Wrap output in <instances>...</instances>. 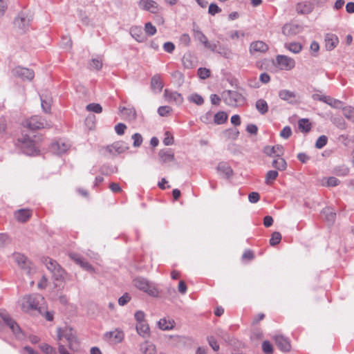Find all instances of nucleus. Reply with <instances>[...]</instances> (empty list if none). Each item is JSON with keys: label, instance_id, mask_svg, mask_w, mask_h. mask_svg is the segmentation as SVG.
Instances as JSON below:
<instances>
[{"label": "nucleus", "instance_id": "f257e3e1", "mask_svg": "<svg viewBox=\"0 0 354 354\" xmlns=\"http://www.w3.org/2000/svg\"><path fill=\"white\" fill-rule=\"evenodd\" d=\"M44 298L39 294L25 295L20 301L21 307L23 311L29 312L32 310H37L40 314L42 313V304Z\"/></svg>", "mask_w": 354, "mask_h": 354}, {"label": "nucleus", "instance_id": "f03ea898", "mask_svg": "<svg viewBox=\"0 0 354 354\" xmlns=\"http://www.w3.org/2000/svg\"><path fill=\"white\" fill-rule=\"evenodd\" d=\"M57 337L59 340H61L62 338L66 339L68 343V347L71 350L77 351L79 349V343L76 332L73 328L68 326L58 328Z\"/></svg>", "mask_w": 354, "mask_h": 354}, {"label": "nucleus", "instance_id": "7ed1b4c3", "mask_svg": "<svg viewBox=\"0 0 354 354\" xmlns=\"http://www.w3.org/2000/svg\"><path fill=\"white\" fill-rule=\"evenodd\" d=\"M222 98L227 105L232 107L241 106L245 102L243 95L236 91L227 90L223 91Z\"/></svg>", "mask_w": 354, "mask_h": 354}, {"label": "nucleus", "instance_id": "20e7f679", "mask_svg": "<svg viewBox=\"0 0 354 354\" xmlns=\"http://www.w3.org/2000/svg\"><path fill=\"white\" fill-rule=\"evenodd\" d=\"M17 145L26 155L33 156L37 153L35 141L30 139L29 136L22 135L21 138L18 139Z\"/></svg>", "mask_w": 354, "mask_h": 354}, {"label": "nucleus", "instance_id": "39448f33", "mask_svg": "<svg viewBox=\"0 0 354 354\" xmlns=\"http://www.w3.org/2000/svg\"><path fill=\"white\" fill-rule=\"evenodd\" d=\"M133 283L136 288L147 292L150 296L157 297L158 295V291L153 283L145 278L137 277L133 280Z\"/></svg>", "mask_w": 354, "mask_h": 354}, {"label": "nucleus", "instance_id": "423d86ee", "mask_svg": "<svg viewBox=\"0 0 354 354\" xmlns=\"http://www.w3.org/2000/svg\"><path fill=\"white\" fill-rule=\"evenodd\" d=\"M13 258L17 265L24 270L27 274H32L35 272V268L30 261L21 253L13 254Z\"/></svg>", "mask_w": 354, "mask_h": 354}, {"label": "nucleus", "instance_id": "0eeeda50", "mask_svg": "<svg viewBox=\"0 0 354 354\" xmlns=\"http://www.w3.org/2000/svg\"><path fill=\"white\" fill-rule=\"evenodd\" d=\"M0 317L17 338L21 339L24 337L19 326L6 311H0Z\"/></svg>", "mask_w": 354, "mask_h": 354}, {"label": "nucleus", "instance_id": "6e6552de", "mask_svg": "<svg viewBox=\"0 0 354 354\" xmlns=\"http://www.w3.org/2000/svg\"><path fill=\"white\" fill-rule=\"evenodd\" d=\"M193 35L194 39L203 44L205 48L210 50L211 51H214L216 50L217 44L209 42L207 37L196 24H194L193 26Z\"/></svg>", "mask_w": 354, "mask_h": 354}, {"label": "nucleus", "instance_id": "1a4fd4ad", "mask_svg": "<svg viewBox=\"0 0 354 354\" xmlns=\"http://www.w3.org/2000/svg\"><path fill=\"white\" fill-rule=\"evenodd\" d=\"M124 333L123 330L115 328L112 331L106 332L104 334V339L112 344H117L123 341Z\"/></svg>", "mask_w": 354, "mask_h": 354}, {"label": "nucleus", "instance_id": "9d476101", "mask_svg": "<svg viewBox=\"0 0 354 354\" xmlns=\"http://www.w3.org/2000/svg\"><path fill=\"white\" fill-rule=\"evenodd\" d=\"M129 149L128 145L122 141H118L107 146L105 151L111 156H116L124 153Z\"/></svg>", "mask_w": 354, "mask_h": 354}, {"label": "nucleus", "instance_id": "9b49d317", "mask_svg": "<svg viewBox=\"0 0 354 354\" xmlns=\"http://www.w3.org/2000/svg\"><path fill=\"white\" fill-rule=\"evenodd\" d=\"M12 73L14 76L18 77L23 80L30 81L34 78L35 76L33 71L21 66L15 68Z\"/></svg>", "mask_w": 354, "mask_h": 354}, {"label": "nucleus", "instance_id": "f8f14e48", "mask_svg": "<svg viewBox=\"0 0 354 354\" xmlns=\"http://www.w3.org/2000/svg\"><path fill=\"white\" fill-rule=\"evenodd\" d=\"M28 128L35 130L45 128L48 126V123L41 118L37 115L31 117L26 122Z\"/></svg>", "mask_w": 354, "mask_h": 354}, {"label": "nucleus", "instance_id": "ddd939ff", "mask_svg": "<svg viewBox=\"0 0 354 354\" xmlns=\"http://www.w3.org/2000/svg\"><path fill=\"white\" fill-rule=\"evenodd\" d=\"M279 97L282 100L288 102L291 104H297L299 102V96L294 92L287 89H282L279 91Z\"/></svg>", "mask_w": 354, "mask_h": 354}, {"label": "nucleus", "instance_id": "4468645a", "mask_svg": "<svg viewBox=\"0 0 354 354\" xmlns=\"http://www.w3.org/2000/svg\"><path fill=\"white\" fill-rule=\"evenodd\" d=\"M30 19L24 13H20L15 19L14 24L16 28H19L23 32L28 30L30 25Z\"/></svg>", "mask_w": 354, "mask_h": 354}, {"label": "nucleus", "instance_id": "2eb2a0df", "mask_svg": "<svg viewBox=\"0 0 354 354\" xmlns=\"http://www.w3.org/2000/svg\"><path fill=\"white\" fill-rule=\"evenodd\" d=\"M140 8L151 13H158L160 8L158 4L153 0H140L138 3Z\"/></svg>", "mask_w": 354, "mask_h": 354}, {"label": "nucleus", "instance_id": "dca6fc26", "mask_svg": "<svg viewBox=\"0 0 354 354\" xmlns=\"http://www.w3.org/2000/svg\"><path fill=\"white\" fill-rule=\"evenodd\" d=\"M277 62L281 69L289 71L295 66V62L292 58L286 55H277Z\"/></svg>", "mask_w": 354, "mask_h": 354}, {"label": "nucleus", "instance_id": "f3484780", "mask_svg": "<svg viewBox=\"0 0 354 354\" xmlns=\"http://www.w3.org/2000/svg\"><path fill=\"white\" fill-rule=\"evenodd\" d=\"M216 170L223 178L227 179L230 178L234 174L232 167L228 163L225 162H219L217 165Z\"/></svg>", "mask_w": 354, "mask_h": 354}, {"label": "nucleus", "instance_id": "a211bd4d", "mask_svg": "<svg viewBox=\"0 0 354 354\" xmlns=\"http://www.w3.org/2000/svg\"><path fill=\"white\" fill-rule=\"evenodd\" d=\"M263 151L265 154L270 157L277 158L283 154V148L281 145H277L274 146H266Z\"/></svg>", "mask_w": 354, "mask_h": 354}, {"label": "nucleus", "instance_id": "6ab92c4d", "mask_svg": "<svg viewBox=\"0 0 354 354\" xmlns=\"http://www.w3.org/2000/svg\"><path fill=\"white\" fill-rule=\"evenodd\" d=\"M214 44H217V47L214 51V53L219 54L226 59H232L234 58L235 54L230 48L225 45H221L219 41L214 42Z\"/></svg>", "mask_w": 354, "mask_h": 354}, {"label": "nucleus", "instance_id": "aec40b11", "mask_svg": "<svg viewBox=\"0 0 354 354\" xmlns=\"http://www.w3.org/2000/svg\"><path fill=\"white\" fill-rule=\"evenodd\" d=\"M164 95L169 102H173L176 104H181L183 102V96L176 91H171L168 89H165Z\"/></svg>", "mask_w": 354, "mask_h": 354}, {"label": "nucleus", "instance_id": "412c9836", "mask_svg": "<svg viewBox=\"0 0 354 354\" xmlns=\"http://www.w3.org/2000/svg\"><path fill=\"white\" fill-rule=\"evenodd\" d=\"M69 145L62 141L54 142L50 146V151L57 155L64 153L69 148Z\"/></svg>", "mask_w": 354, "mask_h": 354}, {"label": "nucleus", "instance_id": "4be33fe9", "mask_svg": "<svg viewBox=\"0 0 354 354\" xmlns=\"http://www.w3.org/2000/svg\"><path fill=\"white\" fill-rule=\"evenodd\" d=\"M158 156L162 163H167L174 160V153L171 149L160 150Z\"/></svg>", "mask_w": 354, "mask_h": 354}, {"label": "nucleus", "instance_id": "5701e85b", "mask_svg": "<svg viewBox=\"0 0 354 354\" xmlns=\"http://www.w3.org/2000/svg\"><path fill=\"white\" fill-rule=\"evenodd\" d=\"M275 343L277 347L283 352L288 351L290 349V344L288 339L282 335H276L274 337Z\"/></svg>", "mask_w": 354, "mask_h": 354}, {"label": "nucleus", "instance_id": "b1692460", "mask_svg": "<svg viewBox=\"0 0 354 354\" xmlns=\"http://www.w3.org/2000/svg\"><path fill=\"white\" fill-rule=\"evenodd\" d=\"M268 50V45L262 41H256L252 42L250 46L251 54L254 53H265Z\"/></svg>", "mask_w": 354, "mask_h": 354}, {"label": "nucleus", "instance_id": "393cba45", "mask_svg": "<svg viewBox=\"0 0 354 354\" xmlns=\"http://www.w3.org/2000/svg\"><path fill=\"white\" fill-rule=\"evenodd\" d=\"M40 100L41 108L45 113H50L52 104V97L48 93L40 94Z\"/></svg>", "mask_w": 354, "mask_h": 354}, {"label": "nucleus", "instance_id": "a878e982", "mask_svg": "<svg viewBox=\"0 0 354 354\" xmlns=\"http://www.w3.org/2000/svg\"><path fill=\"white\" fill-rule=\"evenodd\" d=\"M321 214L328 225L333 224L335 220L336 214L331 207H326L323 209Z\"/></svg>", "mask_w": 354, "mask_h": 354}, {"label": "nucleus", "instance_id": "bb28decb", "mask_svg": "<svg viewBox=\"0 0 354 354\" xmlns=\"http://www.w3.org/2000/svg\"><path fill=\"white\" fill-rule=\"evenodd\" d=\"M299 31V27L295 24H285L282 28V33L285 36L290 37L297 35Z\"/></svg>", "mask_w": 354, "mask_h": 354}, {"label": "nucleus", "instance_id": "cd10ccee", "mask_svg": "<svg viewBox=\"0 0 354 354\" xmlns=\"http://www.w3.org/2000/svg\"><path fill=\"white\" fill-rule=\"evenodd\" d=\"M31 214L29 209H21L15 212V218L19 222H26L30 217Z\"/></svg>", "mask_w": 354, "mask_h": 354}, {"label": "nucleus", "instance_id": "c85d7f7f", "mask_svg": "<svg viewBox=\"0 0 354 354\" xmlns=\"http://www.w3.org/2000/svg\"><path fill=\"white\" fill-rule=\"evenodd\" d=\"M140 350L142 354H156V349L154 344L145 342L140 344Z\"/></svg>", "mask_w": 354, "mask_h": 354}, {"label": "nucleus", "instance_id": "c756f323", "mask_svg": "<svg viewBox=\"0 0 354 354\" xmlns=\"http://www.w3.org/2000/svg\"><path fill=\"white\" fill-rule=\"evenodd\" d=\"M151 87L155 91L160 92L162 91L163 83L159 75H156L151 77Z\"/></svg>", "mask_w": 354, "mask_h": 354}, {"label": "nucleus", "instance_id": "7c9ffc66", "mask_svg": "<svg viewBox=\"0 0 354 354\" xmlns=\"http://www.w3.org/2000/svg\"><path fill=\"white\" fill-rule=\"evenodd\" d=\"M136 330L140 336L146 337L149 336L150 329L149 325L145 322L137 324Z\"/></svg>", "mask_w": 354, "mask_h": 354}, {"label": "nucleus", "instance_id": "2f4dec72", "mask_svg": "<svg viewBox=\"0 0 354 354\" xmlns=\"http://www.w3.org/2000/svg\"><path fill=\"white\" fill-rule=\"evenodd\" d=\"M272 166L276 169H278L279 171H283L287 167V163L286 160L283 158H281V156H279L274 158V159L272 160Z\"/></svg>", "mask_w": 354, "mask_h": 354}, {"label": "nucleus", "instance_id": "473e14b6", "mask_svg": "<svg viewBox=\"0 0 354 354\" xmlns=\"http://www.w3.org/2000/svg\"><path fill=\"white\" fill-rule=\"evenodd\" d=\"M326 47L328 50L333 49L338 43V38L333 35H327L325 38Z\"/></svg>", "mask_w": 354, "mask_h": 354}, {"label": "nucleus", "instance_id": "72a5a7b5", "mask_svg": "<svg viewBox=\"0 0 354 354\" xmlns=\"http://www.w3.org/2000/svg\"><path fill=\"white\" fill-rule=\"evenodd\" d=\"M130 34L138 42L144 41V36L141 28L136 26L131 28Z\"/></svg>", "mask_w": 354, "mask_h": 354}, {"label": "nucleus", "instance_id": "f704fd0d", "mask_svg": "<svg viewBox=\"0 0 354 354\" xmlns=\"http://www.w3.org/2000/svg\"><path fill=\"white\" fill-rule=\"evenodd\" d=\"M43 263L46 266V268L52 273L59 266L56 261L49 257H44L42 259Z\"/></svg>", "mask_w": 354, "mask_h": 354}, {"label": "nucleus", "instance_id": "c9c22d12", "mask_svg": "<svg viewBox=\"0 0 354 354\" xmlns=\"http://www.w3.org/2000/svg\"><path fill=\"white\" fill-rule=\"evenodd\" d=\"M119 109L126 118L131 120L136 118V113L133 108L120 107Z\"/></svg>", "mask_w": 354, "mask_h": 354}, {"label": "nucleus", "instance_id": "e433bc0d", "mask_svg": "<svg viewBox=\"0 0 354 354\" xmlns=\"http://www.w3.org/2000/svg\"><path fill=\"white\" fill-rule=\"evenodd\" d=\"M158 324L159 328L162 330H170L174 326V322L173 320H167L165 318L160 319Z\"/></svg>", "mask_w": 354, "mask_h": 354}, {"label": "nucleus", "instance_id": "4c0bfd02", "mask_svg": "<svg viewBox=\"0 0 354 354\" xmlns=\"http://www.w3.org/2000/svg\"><path fill=\"white\" fill-rule=\"evenodd\" d=\"M257 111L262 115L266 114L268 111V103L263 99H259L256 102L255 104Z\"/></svg>", "mask_w": 354, "mask_h": 354}, {"label": "nucleus", "instance_id": "58836bf2", "mask_svg": "<svg viewBox=\"0 0 354 354\" xmlns=\"http://www.w3.org/2000/svg\"><path fill=\"white\" fill-rule=\"evenodd\" d=\"M344 116L352 122H354V107L346 106L342 108Z\"/></svg>", "mask_w": 354, "mask_h": 354}, {"label": "nucleus", "instance_id": "ea45409f", "mask_svg": "<svg viewBox=\"0 0 354 354\" xmlns=\"http://www.w3.org/2000/svg\"><path fill=\"white\" fill-rule=\"evenodd\" d=\"M53 277L56 281H62L65 278L66 272L65 270L59 265L57 268L52 272Z\"/></svg>", "mask_w": 354, "mask_h": 354}, {"label": "nucleus", "instance_id": "a19ab883", "mask_svg": "<svg viewBox=\"0 0 354 354\" xmlns=\"http://www.w3.org/2000/svg\"><path fill=\"white\" fill-rule=\"evenodd\" d=\"M299 129L302 132H308L311 129V124L308 119L303 118L298 122Z\"/></svg>", "mask_w": 354, "mask_h": 354}, {"label": "nucleus", "instance_id": "79ce46f5", "mask_svg": "<svg viewBox=\"0 0 354 354\" xmlns=\"http://www.w3.org/2000/svg\"><path fill=\"white\" fill-rule=\"evenodd\" d=\"M227 119V113L224 111H219L215 114L214 118V121L217 124H222L224 122H225Z\"/></svg>", "mask_w": 354, "mask_h": 354}, {"label": "nucleus", "instance_id": "37998d69", "mask_svg": "<svg viewBox=\"0 0 354 354\" xmlns=\"http://www.w3.org/2000/svg\"><path fill=\"white\" fill-rule=\"evenodd\" d=\"M285 47L294 53H299L302 49L301 44L298 42L286 43Z\"/></svg>", "mask_w": 354, "mask_h": 354}, {"label": "nucleus", "instance_id": "c03bdc74", "mask_svg": "<svg viewBox=\"0 0 354 354\" xmlns=\"http://www.w3.org/2000/svg\"><path fill=\"white\" fill-rule=\"evenodd\" d=\"M279 173L276 170H270L266 175L265 183L267 185H270L278 177Z\"/></svg>", "mask_w": 354, "mask_h": 354}, {"label": "nucleus", "instance_id": "a18cd8bd", "mask_svg": "<svg viewBox=\"0 0 354 354\" xmlns=\"http://www.w3.org/2000/svg\"><path fill=\"white\" fill-rule=\"evenodd\" d=\"M187 99L189 102H193L197 105H202L204 103L203 97L197 93L190 95Z\"/></svg>", "mask_w": 354, "mask_h": 354}, {"label": "nucleus", "instance_id": "49530a36", "mask_svg": "<svg viewBox=\"0 0 354 354\" xmlns=\"http://www.w3.org/2000/svg\"><path fill=\"white\" fill-rule=\"evenodd\" d=\"M88 111L94 112L96 113H100L102 111V107L100 104L91 103L88 104L86 107Z\"/></svg>", "mask_w": 354, "mask_h": 354}, {"label": "nucleus", "instance_id": "de8ad7c7", "mask_svg": "<svg viewBox=\"0 0 354 354\" xmlns=\"http://www.w3.org/2000/svg\"><path fill=\"white\" fill-rule=\"evenodd\" d=\"M281 240V235L278 232H274L272 234L271 239H270V243L271 245L274 246L277 245L280 241Z\"/></svg>", "mask_w": 354, "mask_h": 354}, {"label": "nucleus", "instance_id": "09e8293b", "mask_svg": "<svg viewBox=\"0 0 354 354\" xmlns=\"http://www.w3.org/2000/svg\"><path fill=\"white\" fill-rule=\"evenodd\" d=\"M145 30L149 36H153L156 32V28L151 22H147L145 24Z\"/></svg>", "mask_w": 354, "mask_h": 354}, {"label": "nucleus", "instance_id": "8fccbe9b", "mask_svg": "<svg viewBox=\"0 0 354 354\" xmlns=\"http://www.w3.org/2000/svg\"><path fill=\"white\" fill-rule=\"evenodd\" d=\"M328 138L326 136H321L315 142V147L322 149L327 144Z\"/></svg>", "mask_w": 354, "mask_h": 354}, {"label": "nucleus", "instance_id": "3c124183", "mask_svg": "<svg viewBox=\"0 0 354 354\" xmlns=\"http://www.w3.org/2000/svg\"><path fill=\"white\" fill-rule=\"evenodd\" d=\"M131 138L133 140V147H139L141 146V145L142 143V137L141 134H140L138 133H136L132 136Z\"/></svg>", "mask_w": 354, "mask_h": 354}, {"label": "nucleus", "instance_id": "603ef678", "mask_svg": "<svg viewBox=\"0 0 354 354\" xmlns=\"http://www.w3.org/2000/svg\"><path fill=\"white\" fill-rule=\"evenodd\" d=\"M328 104L335 109H342L343 108V102L339 100L334 99L330 97L329 102H328Z\"/></svg>", "mask_w": 354, "mask_h": 354}, {"label": "nucleus", "instance_id": "864d4df0", "mask_svg": "<svg viewBox=\"0 0 354 354\" xmlns=\"http://www.w3.org/2000/svg\"><path fill=\"white\" fill-rule=\"evenodd\" d=\"M225 133L229 138L236 140L239 135V131L236 129H230L226 130Z\"/></svg>", "mask_w": 354, "mask_h": 354}, {"label": "nucleus", "instance_id": "5fc2aeb1", "mask_svg": "<svg viewBox=\"0 0 354 354\" xmlns=\"http://www.w3.org/2000/svg\"><path fill=\"white\" fill-rule=\"evenodd\" d=\"M292 135V130L289 126H286L280 132V136L284 139H288Z\"/></svg>", "mask_w": 354, "mask_h": 354}, {"label": "nucleus", "instance_id": "6e6d98bb", "mask_svg": "<svg viewBox=\"0 0 354 354\" xmlns=\"http://www.w3.org/2000/svg\"><path fill=\"white\" fill-rule=\"evenodd\" d=\"M262 349L266 354H272L273 352L272 346L268 341H264L263 342Z\"/></svg>", "mask_w": 354, "mask_h": 354}, {"label": "nucleus", "instance_id": "4d7b16f0", "mask_svg": "<svg viewBox=\"0 0 354 354\" xmlns=\"http://www.w3.org/2000/svg\"><path fill=\"white\" fill-rule=\"evenodd\" d=\"M198 75L200 77V78L205 80L209 77L210 75V71L209 70L205 68H199L198 69Z\"/></svg>", "mask_w": 354, "mask_h": 354}, {"label": "nucleus", "instance_id": "13d9d810", "mask_svg": "<svg viewBox=\"0 0 354 354\" xmlns=\"http://www.w3.org/2000/svg\"><path fill=\"white\" fill-rule=\"evenodd\" d=\"M69 257L74 261L77 264L81 265L82 261L84 260L82 256L77 253L71 252L68 254Z\"/></svg>", "mask_w": 354, "mask_h": 354}, {"label": "nucleus", "instance_id": "bf43d9fd", "mask_svg": "<svg viewBox=\"0 0 354 354\" xmlns=\"http://www.w3.org/2000/svg\"><path fill=\"white\" fill-rule=\"evenodd\" d=\"M221 12V9L216 4L211 3L209 6L208 12L211 15H215Z\"/></svg>", "mask_w": 354, "mask_h": 354}, {"label": "nucleus", "instance_id": "052dcab7", "mask_svg": "<svg viewBox=\"0 0 354 354\" xmlns=\"http://www.w3.org/2000/svg\"><path fill=\"white\" fill-rule=\"evenodd\" d=\"M173 142H174V137L169 131H166L165 133V138L163 140L164 145L169 146V145H172Z\"/></svg>", "mask_w": 354, "mask_h": 354}, {"label": "nucleus", "instance_id": "680f3d73", "mask_svg": "<svg viewBox=\"0 0 354 354\" xmlns=\"http://www.w3.org/2000/svg\"><path fill=\"white\" fill-rule=\"evenodd\" d=\"M324 180H326V185L328 187H335L339 183V180L333 176L326 178Z\"/></svg>", "mask_w": 354, "mask_h": 354}, {"label": "nucleus", "instance_id": "e2e57ef3", "mask_svg": "<svg viewBox=\"0 0 354 354\" xmlns=\"http://www.w3.org/2000/svg\"><path fill=\"white\" fill-rule=\"evenodd\" d=\"M207 341L209 345L212 348L214 351H218L219 350V345L218 344L216 340L213 337H207Z\"/></svg>", "mask_w": 354, "mask_h": 354}, {"label": "nucleus", "instance_id": "0e129e2a", "mask_svg": "<svg viewBox=\"0 0 354 354\" xmlns=\"http://www.w3.org/2000/svg\"><path fill=\"white\" fill-rule=\"evenodd\" d=\"M90 66L92 68H94V69H96V70H100L102 68V62L99 59H97V58L93 59L91 60V64H90Z\"/></svg>", "mask_w": 354, "mask_h": 354}, {"label": "nucleus", "instance_id": "69168bd1", "mask_svg": "<svg viewBox=\"0 0 354 354\" xmlns=\"http://www.w3.org/2000/svg\"><path fill=\"white\" fill-rule=\"evenodd\" d=\"M171 111L169 106H160L158 109V113L161 116H167V114Z\"/></svg>", "mask_w": 354, "mask_h": 354}, {"label": "nucleus", "instance_id": "338daca9", "mask_svg": "<svg viewBox=\"0 0 354 354\" xmlns=\"http://www.w3.org/2000/svg\"><path fill=\"white\" fill-rule=\"evenodd\" d=\"M134 317L136 320L138 322V323L145 322V314L142 310H138L134 314Z\"/></svg>", "mask_w": 354, "mask_h": 354}, {"label": "nucleus", "instance_id": "774afa93", "mask_svg": "<svg viewBox=\"0 0 354 354\" xmlns=\"http://www.w3.org/2000/svg\"><path fill=\"white\" fill-rule=\"evenodd\" d=\"M260 199V195L258 192H252L248 195V200L252 203H257Z\"/></svg>", "mask_w": 354, "mask_h": 354}]
</instances>
